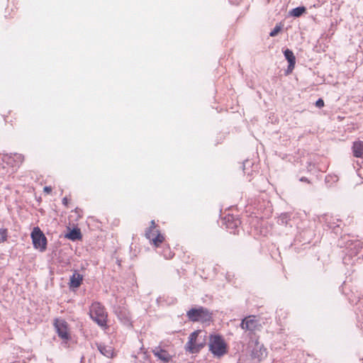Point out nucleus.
Here are the masks:
<instances>
[{
	"label": "nucleus",
	"mask_w": 363,
	"mask_h": 363,
	"mask_svg": "<svg viewBox=\"0 0 363 363\" xmlns=\"http://www.w3.org/2000/svg\"><path fill=\"white\" fill-rule=\"evenodd\" d=\"M208 339L206 331L201 330L194 331L190 334L189 340L185 345L186 351L191 354L199 353L206 345Z\"/></svg>",
	"instance_id": "1"
},
{
	"label": "nucleus",
	"mask_w": 363,
	"mask_h": 363,
	"mask_svg": "<svg viewBox=\"0 0 363 363\" xmlns=\"http://www.w3.org/2000/svg\"><path fill=\"white\" fill-rule=\"evenodd\" d=\"M338 245L341 247H345V256L343 258V262L347 264V261L352 259L355 257H360L359 254L362 251V243L358 240H347L345 237H342L338 241Z\"/></svg>",
	"instance_id": "2"
},
{
	"label": "nucleus",
	"mask_w": 363,
	"mask_h": 363,
	"mask_svg": "<svg viewBox=\"0 0 363 363\" xmlns=\"http://www.w3.org/2000/svg\"><path fill=\"white\" fill-rule=\"evenodd\" d=\"M188 319L191 322H200L210 324L213 321V313L209 309L203 307H193L186 312Z\"/></svg>",
	"instance_id": "3"
},
{
	"label": "nucleus",
	"mask_w": 363,
	"mask_h": 363,
	"mask_svg": "<svg viewBox=\"0 0 363 363\" xmlns=\"http://www.w3.org/2000/svg\"><path fill=\"white\" fill-rule=\"evenodd\" d=\"M208 340L209 351L214 357H220L227 353V345L221 335L212 333L208 336Z\"/></svg>",
	"instance_id": "4"
},
{
	"label": "nucleus",
	"mask_w": 363,
	"mask_h": 363,
	"mask_svg": "<svg viewBox=\"0 0 363 363\" xmlns=\"http://www.w3.org/2000/svg\"><path fill=\"white\" fill-rule=\"evenodd\" d=\"M90 318L99 326H107V313L104 306L99 302H94L90 308Z\"/></svg>",
	"instance_id": "5"
},
{
	"label": "nucleus",
	"mask_w": 363,
	"mask_h": 363,
	"mask_svg": "<svg viewBox=\"0 0 363 363\" xmlns=\"http://www.w3.org/2000/svg\"><path fill=\"white\" fill-rule=\"evenodd\" d=\"M53 325L58 337L62 340V343L67 344L72 339L67 322L62 318H55Z\"/></svg>",
	"instance_id": "6"
},
{
	"label": "nucleus",
	"mask_w": 363,
	"mask_h": 363,
	"mask_svg": "<svg viewBox=\"0 0 363 363\" xmlns=\"http://www.w3.org/2000/svg\"><path fill=\"white\" fill-rule=\"evenodd\" d=\"M32 243L35 249L45 252L47 249L48 240L43 232L38 226L34 227L30 233Z\"/></svg>",
	"instance_id": "7"
},
{
	"label": "nucleus",
	"mask_w": 363,
	"mask_h": 363,
	"mask_svg": "<svg viewBox=\"0 0 363 363\" xmlns=\"http://www.w3.org/2000/svg\"><path fill=\"white\" fill-rule=\"evenodd\" d=\"M248 349L250 351L251 357L254 359L260 361L267 355V351L263 344L259 342L257 340L250 341L248 343Z\"/></svg>",
	"instance_id": "8"
},
{
	"label": "nucleus",
	"mask_w": 363,
	"mask_h": 363,
	"mask_svg": "<svg viewBox=\"0 0 363 363\" xmlns=\"http://www.w3.org/2000/svg\"><path fill=\"white\" fill-rule=\"evenodd\" d=\"M113 312L118 319L125 325H131V319L130 313L125 306H116L113 308Z\"/></svg>",
	"instance_id": "9"
},
{
	"label": "nucleus",
	"mask_w": 363,
	"mask_h": 363,
	"mask_svg": "<svg viewBox=\"0 0 363 363\" xmlns=\"http://www.w3.org/2000/svg\"><path fill=\"white\" fill-rule=\"evenodd\" d=\"M258 325V320L254 315H249L242 318L240 325L242 330L249 331L250 333H252L257 329Z\"/></svg>",
	"instance_id": "10"
},
{
	"label": "nucleus",
	"mask_w": 363,
	"mask_h": 363,
	"mask_svg": "<svg viewBox=\"0 0 363 363\" xmlns=\"http://www.w3.org/2000/svg\"><path fill=\"white\" fill-rule=\"evenodd\" d=\"M84 280V276L78 272V270L75 269L73 274L69 277L68 286L71 291H76L82 284Z\"/></svg>",
	"instance_id": "11"
},
{
	"label": "nucleus",
	"mask_w": 363,
	"mask_h": 363,
	"mask_svg": "<svg viewBox=\"0 0 363 363\" xmlns=\"http://www.w3.org/2000/svg\"><path fill=\"white\" fill-rule=\"evenodd\" d=\"M325 226L328 229H331L332 232L335 235L340 234L342 232V228H340V225L338 223H340L341 220L339 219L334 218L332 216H325Z\"/></svg>",
	"instance_id": "12"
},
{
	"label": "nucleus",
	"mask_w": 363,
	"mask_h": 363,
	"mask_svg": "<svg viewBox=\"0 0 363 363\" xmlns=\"http://www.w3.org/2000/svg\"><path fill=\"white\" fill-rule=\"evenodd\" d=\"M283 54H284L285 59L288 62L286 73L289 74L293 71V69L295 67L296 57H295L293 51L289 48H286L284 50H283Z\"/></svg>",
	"instance_id": "13"
},
{
	"label": "nucleus",
	"mask_w": 363,
	"mask_h": 363,
	"mask_svg": "<svg viewBox=\"0 0 363 363\" xmlns=\"http://www.w3.org/2000/svg\"><path fill=\"white\" fill-rule=\"evenodd\" d=\"M314 235L313 230L311 228H307L299 232V235L296 237V240L303 242V244L310 243Z\"/></svg>",
	"instance_id": "14"
},
{
	"label": "nucleus",
	"mask_w": 363,
	"mask_h": 363,
	"mask_svg": "<svg viewBox=\"0 0 363 363\" xmlns=\"http://www.w3.org/2000/svg\"><path fill=\"white\" fill-rule=\"evenodd\" d=\"M152 352L156 357H157L164 363H168L172 359V356L169 354V352L160 347H155L152 350Z\"/></svg>",
	"instance_id": "15"
},
{
	"label": "nucleus",
	"mask_w": 363,
	"mask_h": 363,
	"mask_svg": "<svg viewBox=\"0 0 363 363\" xmlns=\"http://www.w3.org/2000/svg\"><path fill=\"white\" fill-rule=\"evenodd\" d=\"M96 345L98 350L102 355L108 358H113L116 356V352L111 346H108L102 343H96Z\"/></svg>",
	"instance_id": "16"
},
{
	"label": "nucleus",
	"mask_w": 363,
	"mask_h": 363,
	"mask_svg": "<svg viewBox=\"0 0 363 363\" xmlns=\"http://www.w3.org/2000/svg\"><path fill=\"white\" fill-rule=\"evenodd\" d=\"M225 220L226 228L229 230H232L233 233H235V230L241 223L238 218H235L233 216L230 215L225 218Z\"/></svg>",
	"instance_id": "17"
},
{
	"label": "nucleus",
	"mask_w": 363,
	"mask_h": 363,
	"mask_svg": "<svg viewBox=\"0 0 363 363\" xmlns=\"http://www.w3.org/2000/svg\"><path fill=\"white\" fill-rule=\"evenodd\" d=\"M65 236L72 241L80 240L82 238V234L79 228H74L72 230L69 229V232Z\"/></svg>",
	"instance_id": "18"
},
{
	"label": "nucleus",
	"mask_w": 363,
	"mask_h": 363,
	"mask_svg": "<svg viewBox=\"0 0 363 363\" xmlns=\"http://www.w3.org/2000/svg\"><path fill=\"white\" fill-rule=\"evenodd\" d=\"M352 152L355 157L363 159V141L358 140L353 143Z\"/></svg>",
	"instance_id": "19"
},
{
	"label": "nucleus",
	"mask_w": 363,
	"mask_h": 363,
	"mask_svg": "<svg viewBox=\"0 0 363 363\" xmlns=\"http://www.w3.org/2000/svg\"><path fill=\"white\" fill-rule=\"evenodd\" d=\"M292 214L290 213H281L277 219V223L280 225H289L292 227L293 223L291 222Z\"/></svg>",
	"instance_id": "20"
},
{
	"label": "nucleus",
	"mask_w": 363,
	"mask_h": 363,
	"mask_svg": "<svg viewBox=\"0 0 363 363\" xmlns=\"http://www.w3.org/2000/svg\"><path fill=\"white\" fill-rule=\"evenodd\" d=\"M306 13L307 9L304 6H299L291 9L289 12V15L294 18H299Z\"/></svg>",
	"instance_id": "21"
},
{
	"label": "nucleus",
	"mask_w": 363,
	"mask_h": 363,
	"mask_svg": "<svg viewBox=\"0 0 363 363\" xmlns=\"http://www.w3.org/2000/svg\"><path fill=\"white\" fill-rule=\"evenodd\" d=\"M356 304L358 306L355 311L357 319L358 322L363 323V297L359 298Z\"/></svg>",
	"instance_id": "22"
},
{
	"label": "nucleus",
	"mask_w": 363,
	"mask_h": 363,
	"mask_svg": "<svg viewBox=\"0 0 363 363\" xmlns=\"http://www.w3.org/2000/svg\"><path fill=\"white\" fill-rule=\"evenodd\" d=\"M157 233V235L155 238H151L150 240H152V244L158 247L164 240V238L162 234L160 233L159 230L155 231Z\"/></svg>",
	"instance_id": "23"
},
{
	"label": "nucleus",
	"mask_w": 363,
	"mask_h": 363,
	"mask_svg": "<svg viewBox=\"0 0 363 363\" xmlns=\"http://www.w3.org/2000/svg\"><path fill=\"white\" fill-rule=\"evenodd\" d=\"M253 162L250 160H246L242 163V170L245 174L248 175L250 174V172L249 171L250 167H252Z\"/></svg>",
	"instance_id": "24"
},
{
	"label": "nucleus",
	"mask_w": 363,
	"mask_h": 363,
	"mask_svg": "<svg viewBox=\"0 0 363 363\" xmlns=\"http://www.w3.org/2000/svg\"><path fill=\"white\" fill-rule=\"evenodd\" d=\"M282 29V25L281 23L277 24L275 27L269 33V36L275 37L281 32Z\"/></svg>",
	"instance_id": "25"
},
{
	"label": "nucleus",
	"mask_w": 363,
	"mask_h": 363,
	"mask_svg": "<svg viewBox=\"0 0 363 363\" xmlns=\"http://www.w3.org/2000/svg\"><path fill=\"white\" fill-rule=\"evenodd\" d=\"M8 238V230L4 228H0V243L6 241Z\"/></svg>",
	"instance_id": "26"
},
{
	"label": "nucleus",
	"mask_w": 363,
	"mask_h": 363,
	"mask_svg": "<svg viewBox=\"0 0 363 363\" xmlns=\"http://www.w3.org/2000/svg\"><path fill=\"white\" fill-rule=\"evenodd\" d=\"M12 155H13L14 157H13V160L16 161V162H22L23 161V156L21 155V154H18V153H11L10 154V156H9V158H11L12 157Z\"/></svg>",
	"instance_id": "27"
},
{
	"label": "nucleus",
	"mask_w": 363,
	"mask_h": 363,
	"mask_svg": "<svg viewBox=\"0 0 363 363\" xmlns=\"http://www.w3.org/2000/svg\"><path fill=\"white\" fill-rule=\"evenodd\" d=\"M174 255V253L172 252L169 248L164 250L163 256L165 259H172Z\"/></svg>",
	"instance_id": "28"
},
{
	"label": "nucleus",
	"mask_w": 363,
	"mask_h": 363,
	"mask_svg": "<svg viewBox=\"0 0 363 363\" xmlns=\"http://www.w3.org/2000/svg\"><path fill=\"white\" fill-rule=\"evenodd\" d=\"M154 230L151 229V228H147L145 231V237L148 240H151V238H152V236L154 235V233H153Z\"/></svg>",
	"instance_id": "29"
},
{
	"label": "nucleus",
	"mask_w": 363,
	"mask_h": 363,
	"mask_svg": "<svg viewBox=\"0 0 363 363\" xmlns=\"http://www.w3.org/2000/svg\"><path fill=\"white\" fill-rule=\"evenodd\" d=\"M324 104H325L324 101H323V99H321V98H319V99L315 101V106H316V107H318V108H322V107H323V106H324Z\"/></svg>",
	"instance_id": "30"
},
{
	"label": "nucleus",
	"mask_w": 363,
	"mask_h": 363,
	"mask_svg": "<svg viewBox=\"0 0 363 363\" xmlns=\"http://www.w3.org/2000/svg\"><path fill=\"white\" fill-rule=\"evenodd\" d=\"M43 191L46 194H50L52 192V187L50 186H45L43 189Z\"/></svg>",
	"instance_id": "31"
},
{
	"label": "nucleus",
	"mask_w": 363,
	"mask_h": 363,
	"mask_svg": "<svg viewBox=\"0 0 363 363\" xmlns=\"http://www.w3.org/2000/svg\"><path fill=\"white\" fill-rule=\"evenodd\" d=\"M69 201V200L68 199V198H67V196L64 197V198L62 199V204H63L65 207H67V208L68 207Z\"/></svg>",
	"instance_id": "32"
},
{
	"label": "nucleus",
	"mask_w": 363,
	"mask_h": 363,
	"mask_svg": "<svg viewBox=\"0 0 363 363\" xmlns=\"http://www.w3.org/2000/svg\"><path fill=\"white\" fill-rule=\"evenodd\" d=\"M242 0H228L229 3L233 5H238Z\"/></svg>",
	"instance_id": "33"
},
{
	"label": "nucleus",
	"mask_w": 363,
	"mask_h": 363,
	"mask_svg": "<svg viewBox=\"0 0 363 363\" xmlns=\"http://www.w3.org/2000/svg\"><path fill=\"white\" fill-rule=\"evenodd\" d=\"M299 181L300 182H307V183H310V181L308 180V179L306 177H302L299 179Z\"/></svg>",
	"instance_id": "34"
},
{
	"label": "nucleus",
	"mask_w": 363,
	"mask_h": 363,
	"mask_svg": "<svg viewBox=\"0 0 363 363\" xmlns=\"http://www.w3.org/2000/svg\"><path fill=\"white\" fill-rule=\"evenodd\" d=\"M155 228H156L155 222V220H152L150 222V226L149 227V228L154 230Z\"/></svg>",
	"instance_id": "35"
},
{
	"label": "nucleus",
	"mask_w": 363,
	"mask_h": 363,
	"mask_svg": "<svg viewBox=\"0 0 363 363\" xmlns=\"http://www.w3.org/2000/svg\"><path fill=\"white\" fill-rule=\"evenodd\" d=\"M329 177H330L329 176H327V177H325V182H329Z\"/></svg>",
	"instance_id": "36"
}]
</instances>
